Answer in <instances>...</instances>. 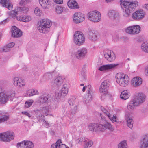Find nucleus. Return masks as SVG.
<instances>
[{"label": "nucleus", "mask_w": 148, "mask_h": 148, "mask_svg": "<svg viewBox=\"0 0 148 148\" xmlns=\"http://www.w3.org/2000/svg\"><path fill=\"white\" fill-rule=\"evenodd\" d=\"M120 2L121 7L123 9V16L125 17H129L132 11L138 5V2L136 1L120 0Z\"/></svg>", "instance_id": "1"}, {"label": "nucleus", "mask_w": 148, "mask_h": 148, "mask_svg": "<svg viewBox=\"0 0 148 148\" xmlns=\"http://www.w3.org/2000/svg\"><path fill=\"white\" fill-rule=\"evenodd\" d=\"M116 82L121 87L128 86L130 83V78L128 75L121 72L116 73L115 76Z\"/></svg>", "instance_id": "2"}, {"label": "nucleus", "mask_w": 148, "mask_h": 148, "mask_svg": "<svg viewBox=\"0 0 148 148\" xmlns=\"http://www.w3.org/2000/svg\"><path fill=\"white\" fill-rule=\"evenodd\" d=\"M102 119L101 123H97L96 132H104L108 130L110 132H112L114 128L111 123L105 120V118L101 115Z\"/></svg>", "instance_id": "3"}, {"label": "nucleus", "mask_w": 148, "mask_h": 148, "mask_svg": "<svg viewBox=\"0 0 148 148\" xmlns=\"http://www.w3.org/2000/svg\"><path fill=\"white\" fill-rule=\"evenodd\" d=\"M37 28L40 33H47L51 26V22L49 19L44 18L40 20L38 23Z\"/></svg>", "instance_id": "4"}, {"label": "nucleus", "mask_w": 148, "mask_h": 148, "mask_svg": "<svg viewBox=\"0 0 148 148\" xmlns=\"http://www.w3.org/2000/svg\"><path fill=\"white\" fill-rule=\"evenodd\" d=\"M109 85V82L106 80L104 81L100 85L99 92L101 94V99L102 100H104L106 98H110L112 97L108 91Z\"/></svg>", "instance_id": "5"}, {"label": "nucleus", "mask_w": 148, "mask_h": 148, "mask_svg": "<svg viewBox=\"0 0 148 148\" xmlns=\"http://www.w3.org/2000/svg\"><path fill=\"white\" fill-rule=\"evenodd\" d=\"M87 16L89 20L94 23L99 22L101 19V13L97 10L89 12L87 14Z\"/></svg>", "instance_id": "6"}, {"label": "nucleus", "mask_w": 148, "mask_h": 148, "mask_svg": "<svg viewBox=\"0 0 148 148\" xmlns=\"http://www.w3.org/2000/svg\"><path fill=\"white\" fill-rule=\"evenodd\" d=\"M73 40L75 45L80 46L83 45L84 43L85 38L81 32L77 31L75 32L73 35Z\"/></svg>", "instance_id": "7"}, {"label": "nucleus", "mask_w": 148, "mask_h": 148, "mask_svg": "<svg viewBox=\"0 0 148 148\" xmlns=\"http://www.w3.org/2000/svg\"><path fill=\"white\" fill-rule=\"evenodd\" d=\"M14 133L12 131L0 133V140L4 142H10L14 139Z\"/></svg>", "instance_id": "8"}, {"label": "nucleus", "mask_w": 148, "mask_h": 148, "mask_svg": "<svg viewBox=\"0 0 148 148\" xmlns=\"http://www.w3.org/2000/svg\"><path fill=\"white\" fill-rule=\"evenodd\" d=\"M86 18L85 15L80 12L75 13L72 16L73 21L75 24H79L84 21Z\"/></svg>", "instance_id": "9"}, {"label": "nucleus", "mask_w": 148, "mask_h": 148, "mask_svg": "<svg viewBox=\"0 0 148 148\" xmlns=\"http://www.w3.org/2000/svg\"><path fill=\"white\" fill-rule=\"evenodd\" d=\"M88 53L87 49L85 47H82L77 50L75 54V57L78 60L84 58Z\"/></svg>", "instance_id": "10"}, {"label": "nucleus", "mask_w": 148, "mask_h": 148, "mask_svg": "<svg viewBox=\"0 0 148 148\" xmlns=\"http://www.w3.org/2000/svg\"><path fill=\"white\" fill-rule=\"evenodd\" d=\"M13 83L15 86L18 88H23L25 86V80L18 77H15L13 79Z\"/></svg>", "instance_id": "11"}, {"label": "nucleus", "mask_w": 148, "mask_h": 148, "mask_svg": "<svg viewBox=\"0 0 148 148\" xmlns=\"http://www.w3.org/2000/svg\"><path fill=\"white\" fill-rule=\"evenodd\" d=\"M119 65L118 64H111L102 65L99 67L98 70L102 72H105L115 69Z\"/></svg>", "instance_id": "12"}, {"label": "nucleus", "mask_w": 148, "mask_h": 148, "mask_svg": "<svg viewBox=\"0 0 148 148\" xmlns=\"http://www.w3.org/2000/svg\"><path fill=\"white\" fill-rule=\"evenodd\" d=\"M18 148H33L34 145L31 141L29 140H24L17 143Z\"/></svg>", "instance_id": "13"}, {"label": "nucleus", "mask_w": 148, "mask_h": 148, "mask_svg": "<svg viewBox=\"0 0 148 148\" xmlns=\"http://www.w3.org/2000/svg\"><path fill=\"white\" fill-rule=\"evenodd\" d=\"M145 15V13L144 11L142 10H138L132 14V17L134 20H140L143 19Z\"/></svg>", "instance_id": "14"}, {"label": "nucleus", "mask_w": 148, "mask_h": 148, "mask_svg": "<svg viewBox=\"0 0 148 148\" xmlns=\"http://www.w3.org/2000/svg\"><path fill=\"white\" fill-rule=\"evenodd\" d=\"M143 83L142 78L139 76L135 77L131 79V86L134 88H137L141 85Z\"/></svg>", "instance_id": "15"}, {"label": "nucleus", "mask_w": 148, "mask_h": 148, "mask_svg": "<svg viewBox=\"0 0 148 148\" xmlns=\"http://www.w3.org/2000/svg\"><path fill=\"white\" fill-rule=\"evenodd\" d=\"M105 58L110 62H113L115 59L116 57L114 53L111 50H106L104 52Z\"/></svg>", "instance_id": "16"}, {"label": "nucleus", "mask_w": 148, "mask_h": 148, "mask_svg": "<svg viewBox=\"0 0 148 148\" xmlns=\"http://www.w3.org/2000/svg\"><path fill=\"white\" fill-rule=\"evenodd\" d=\"M69 90V86L67 84H65L62 86L61 89L59 92H57L56 96L58 97L61 96H65L68 93Z\"/></svg>", "instance_id": "17"}, {"label": "nucleus", "mask_w": 148, "mask_h": 148, "mask_svg": "<svg viewBox=\"0 0 148 148\" xmlns=\"http://www.w3.org/2000/svg\"><path fill=\"white\" fill-rule=\"evenodd\" d=\"M140 148H148V134H146L143 135L139 142Z\"/></svg>", "instance_id": "18"}, {"label": "nucleus", "mask_w": 148, "mask_h": 148, "mask_svg": "<svg viewBox=\"0 0 148 148\" xmlns=\"http://www.w3.org/2000/svg\"><path fill=\"white\" fill-rule=\"evenodd\" d=\"M145 99L146 96L144 94L139 93L137 94L136 97L134 99V100L139 106L145 101Z\"/></svg>", "instance_id": "19"}, {"label": "nucleus", "mask_w": 148, "mask_h": 148, "mask_svg": "<svg viewBox=\"0 0 148 148\" xmlns=\"http://www.w3.org/2000/svg\"><path fill=\"white\" fill-rule=\"evenodd\" d=\"M62 83V78L60 76L56 77L52 81L51 86L53 87H59Z\"/></svg>", "instance_id": "20"}, {"label": "nucleus", "mask_w": 148, "mask_h": 148, "mask_svg": "<svg viewBox=\"0 0 148 148\" xmlns=\"http://www.w3.org/2000/svg\"><path fill=\"white\" fill-rule=\"evenodd\" d=\"M12 36L14 37L18 38L22 35V32L16 26H13L12 28Z\"/></svg>", "instance_id": "21"}, {"label": "nucleus", "mask_w": 148, "mask_h": 148, "mask_svg": "<svg viewBox=\"0 0 148 148\" xmlns=\"http://www.w3.org/2000/svg\"><path fill=\"white\" fill-rule=\"evenodd\" d=\"M131 115V113L127 112L126 113L125 116L127 125L130 128L132 129L133 127V121Z\"/></svg>", "instance_id": "22"}, {"label": "nucleus", "mask_w": 148, "mask_h": 148, "mask_svg": "<svg viewBox=\"0 0 148 148\" xmlns=\"http://www.w3.org/2000/svg\"><path fill=\"white\" fill-rule=\"evenodd\" d=\"M0 3L2 6L6 7L9 10L12 9L13 5L10 0H0Z\"/></svg>", "instance_id": "23"}, {"label": "nucleus", "mask_w": 148, "mask_h": 148, "mask_svg": "<svg viewBox=\"0 0 148 148\" xmlns=\"http://www.w3.org/2000/svg\"><path fill=\"white\" fill-rule=\"evenodd\" d=\"M16 19L20 21L27 23L31 21L32 19L31 16L29 15H21L16 17Z\"/></svg>", "instance_id": "24"}, {"label": "nucleus", "mask_w": 148, "mask_h": 148, "mask_svg": "<svg viewBox=\"0 0 148 148\" xmlns=\"http://www.w3.org/2000/svg\"><path fill=\"white\" fill-rule=\"evenodd\" d=\"M88 38L90 40L94 41L97 39V33L96 31L93 30L90 31L88 34Z\"/></svg>", "instance_id": "25"}, {"label": "nucleus", "mask_w": 148, "mask_h": 148, "mask_svg": "<svg viewBox=\"0 0 148 148\" xmlns=\"http://www.w3.org/2000/svg\"><path fill=\"white\" fill-rule=\"evenodd\" d=\"M10 97H11V96L7 95L4 92H0V103L4 104L6 103Z\"/></svg>", "instance_id": "26"}, {"label": "nucleus", "mask_w": 148, "mask_h": 148, "mask_svg": "<svg viewBox=\"0 0 148 148\" xmlns=\"http://www.w3.org/2000/svg\"><path fill=\"white\" fill-rule=\"evenodd\" d=\"M89 92L87 93L88 95L85 96L84 98L83 101L85 103H87L90 102L92 100L94 96V92Z\"/></svg>", "instance_id": "27"}, {"label": "nucleus", "mask_w": 148, "mask_h": 148, "mask_svg": "<svg viewBox=\"0 0 148 148\" xmlns=\"http://www.w3.org/2000/svg\"><path fill=\"white\" fill-rule=\"evenodd\" d=\"M138 105L134 99H132L128 103L127 106V109L129 110H132Z\"/></svg>", "instance_id": "28"}, {"label": "nucleus", "mask_w": 148, "mask_h": 148, "mask_svg": "<svg viewBox=\"0 0 148 148\" xmlns=\"http://www.w3.org/2000/svg\"><path fill=\"white\" fill-rule=\"evenodd\" d=\"M69 7L71 9H76L79 8L77 3L75 0H69L67 2Z\"/></svg>", "instance_id": "29"}, {"label": "nucleus", "mask_w": 148, "mask_h": 148, "mask_svg": "<svg viewBox=\"0 0 148 148\" xmlns=\"http://www.w3.org/2000/svg\"><path fill=\"white\" fill-rule=\"evenodd\" d=\"M51 109V106L48 105L42 107L41 110L42 113L47 116L49 115Z\"/></svg>", "instance_id": "30"}, {"label": "nucleus", "mask_w": 148, "mask_h": 148, "mask_svg": "<svg viewBox=\"0 0 148 148\" xmlns=\"http://www.w3.org/2000/svg\"><path fill=\"white\" fill-rule=\"evenodd\" d=\"M130 96V92L127 90L123 91L120 95V98L122 100H126L128 99Z\"/></svg>", "instance_id": "31"}, {"label": "nucleus", "mask_w": 148, "mask_h": 148, "mask_svg": "<svg viewBox=\"0 0 148 148\" xmlns=\"http://www.w3.org/2000/svg\"><path fill=\"white\" fill-rule=\"evenodd\" d=\"M39 3L44 9L48 8L50 3L49 0H39Z\"/></svg>", "instance_id": "32"}, {"label": "nucleus", "mask_w": 148, "mask_h": 148, "mask_svg": "<svg viewBox=\"0 0 148 148\" xmlns=\"http://www.w3.org/2000/svg\"><path fill=\"white\" fill-rule=\"evenodd\" d=\"M16 10L17 12L19 13V14L27 13L29 10V7L25 6L23 7H16Z\"/></svg>", "instance_id": "33"}, {"label": "nucleus", "mask_w": 148, "mask_h": 148, "mask_svg": "<svg viewBox=\"0 0 148 148\" xmlns=\"http://www.w3.org/2000/svg\"><path fill=\"white\" fill-rule=\"evenodd\" d=\"M108 16L112 19L116 18L119 16V14L113 10H110L108 13Z\"/></svg>", "instance_id": "34"}, {"label": "nucleus", "mask_w": 148, "mask_h": 148, "mask_svg": "<svg viewBox=\"0 0 148 148\" xmlns=\"http://www.w3.org/2000/svg\"><path fill=\"white\" fill-rule=\"evenodd\" d=\"M27 95L29 97L38 94V90L36 89H32L27 91Z\"/></svg>", "instance_id": "35"}, {"label": "nucleus", "mask_w": 148, "mask_h": 148, "mask_svg": "<svg viewBox=\"0 0 148 148\" xmlns=\"http://www.w3.org/2000/svg\"><path fill=\"white\" fill-rule=\"evenodd\" d=\"M127 141L123 140L120 142L118 145V148H128Z\"/></svg>", "instance_id": "36"}, {"label": "nucleus", "mask_w": 148, "mask_h": 148, "mask_svg": "<svg viewBox=\"0 0 148 148\" xmlns=\"http://www.w3.org/2000/svg\"><path fill=\"white\" fill-rule=\"evenodd\" d=\"M132 26L133 35L137 34L140 32L141 28L139 25H136Z\"/></svg>", "instance_id": "37"}, {"label": "nucleus", "mask_w": 148, "mask_h": 148, "mask_svg": "<svg viewBox=\"0 0 148 148\" xmlns=\"http://www.w3.org/2000/svg\"><path fill=\"white\" fill-rule=\"evenodd\" d=\"M86 141L85 142L84 146L85 148L90 147H91L93 144V142L86 138Z\"/></svg>", "instance_id": "38"}, {"label": "nucleus", "mask_w": 148, "mask_h": 148, "mask_svg": "<svg viewBox=\"0 0 148 148\" xmlns=\"http://www.w3.org/2000/svg\"><path fill=\"white\" fill-rule=\"evenodd\" d=\"M141 49L143 51L148 53V42H145L141 45Z\"/></svg>", "instance_id": "39"}, {"label": "nucleus", "mask_w": 148, "mask_h": 148, "mask_svg": "<svg viewBox=\"0 0 148 148\" xmlns=\"http://www.w3.org/2000/svg\"><path fill=\"white\" fill-rule=\"evenodd\" d=\"M97 123H90L88 126L89 130L92 132H96Z\"/></svg>", "instance_id": "40"}, {"label": "nucleus", "mask_w": 148, "mask_h": 148, "mask_svg": "<svg viewBox=\"0 0 148 148\" xmlns=\"http://www.w3.org/2000/svg\"><path fill=\"white\" fill-rule=\"evenodd\" d=\"M86 89H87V93H88V92H91H91L94 91L92 87L90 85L84 86L82 88V91L83 92H84Z\"/></svg>", "instance_id": "41"}, {"label": "nucleus", "mask_w": 148, "mask_h": 148, "mask_svg": "<svg viewBox=\"0 0 148 148\" xmlns=\"http://www.w3.org/2000/svg\"><path fill=\"white\" fill-rule=\"evenodd\" d=\"M63 7L60 6H57L55 7V12L58 14H62L63 12Z\"/></svg>", "instance_id": "42"}, {"label": "nucleus", "mask_w": 148, "mask_h": 148, "mask_svg": "<svg viewBox=\"0 0 148 148\" xmlns=\"http://www.w3.org/2000/svg\"><path fill=\"white\" fill-rule=\"evenodd\" d=\"M108 117L112 123L118 121V118L115 114L112 115L110 114Z\"/></svg>", "instance_id": "43"}, {"label": "nucleus", "mask_w": 148, "mask_h": 148, "mask_svg": "<svg viewBox=\"0 0 148 148\" xmlns=\"http://www.w3.org/2000/svg\"><path fill=\"white\" fill-rule=\"evenodd\" d=\"M34 13L37 16H40L42 15V11L38 7H36L34 9Z\"/></svg>", "instance_id": "44"}, {"label": "nucleus", "mask_w": 148, "mask_h": 148, "mask_svg": "<svg viewBox=\"0 0 148 148\" xmlns=\"http://www.w3.org/2000/svg\"><path fill=\"white\" fill-rule=\"evenodd\" d=\"M86 138L83 137L79 138L76 140V143L78 144L84 145L85 142L86 141Z\"/></svg>", "instance_id": "45"}, {"label": "nucleus", "mask_w": 148, "mask_h": 148, "mask_svg": "<svg viewBox=\"0 0 148 148\" xmlns=\"http://www.w3.org/2000/svg\"><path fill=\"white\" fill-rule=\"evenodd\" d=\"M18 14H19V13L17 12L16 7L14 10H13L10 12L9 15L13 17L16 16Z\"/></svg>", "instance_id": "46"}, {"label": "nucleus", "mask_w": 148, "mask_h": 148, "mask_svg": "<svg viewBox=\"0 0 148 148\" xmlns=\"http://www.w3.org/2000/svg\"><path fill=\"white\" fill-rule=\"evenodd\" d=\"M34 103V101L32 99H30L26 101L25 103V107L28 108L30 107Z\"/></svg>", "instance_id": "47"}, {"label": "nucleus", "mask_w": 148, "mask_h": 148, "mask_svg": "<svg viewBox=\"0 0 148 148\" xmlns=\"http://www.w3.org/2000/svg\"><path fill=\"white\" fill-rule=\"evenodd\" d=\"M125 32L127 34L133 35L132 26H130L127 27L125 29Z\"/></svg>", "instance_id": "48"}, {"label": "nucleus", "mask_w": 148, "mask_h": 148, "mask_svg": "<svg viewBox=\"0 0 148 148\" xmlns=\"http://www.w3.org/2000/svg\"><path fill=\"white\" fill-rule=\"evenodd\" d=\"M61 142V140L60 139L58 140L56 143L53 144L51 145V148H57L58 147L59 144Z\"/></svg>", "instance_id": "49"}, {"label": "nucleus", "mask_w": 148, "mask_h": 148, "mask_svg": "<svg viewBox=\"0 0 148 148\" xmlns=\"http://www.w3.org/2000/svg\"><path fill=\"white\" fill-rule=\"evenodd\" d=\"M9 119L8 116L3 115L0 117V123H1L7 121Z\"/></svg>", "instance_id": "50"}, {"label": "nucleus", "mask_w": 148, "mask_h": 148, "mask_svg": "<svg viewBox=\"0 0 148 148\" xmlns=\"http://www.w3.org/2000/svg\"><path fill=\"white\" fill-rule=\"evenodd\" d=\"M48 100V98L45 96H42L40 98V101L41 103H45Z\"/></svg>", "instance_id": "51"}, {"label": "nucleus", "mask_w": 148, "mask_h": 148, "mask_svg": "<svg viewBox=\"0 0 148 148\" xmlns=\"http://www.w3.org/2000/svg\"><path fill=\"white\" fill-rule=\"evenodd\" d=\"M9 49L6 45L5 46L2 47L0 48V51L1 52H6L9 51Z\"/></svg>", "instance_id": "52"}, {"label": "nucleus", "mask_w": 148, "mask_h": 148, "mask_svg": "<svg viewBox=\"0 0 148 148\" xmlns=\"http://www.w3.org/2000/svg\"><path fill=\"white\" fill-rule=\"evenodd\" d=\"M32 2V0H21L19 3L21 4H27L30 3Z\"/></svg>", "instance_id": "53"}, {"label": "nucleus", "mask_w": 148, "mask_h": 148, "mask_svg": "<svg viewBox=\"0 0 148 148\" xmlns=\"http://www.w3.org/2000/svg\"><path fill=\"white\" fill-rule=\"evenodd\" d=\"M101 110L104 114L108 117L110 114L109 112L108 111L104 108L101 107Z\"/></svg>", "instance_id": "54"}, {"label": "nucleus", "mask_w": 148, "mask_h": 148, "mask_svg": "<svg viewBox=\"0 0 148 148\" xmlns=\"http://www.w3.org/2000/svg\"><path fill=\"white\" fill-rule=\"evenodd\" d=\"M86 75L84 72H82L80 75V77L82 80H85L86 78Z\"/></svg>", "instance_id": "55"}, {"label": "nucleus", "mask_w": 148, "mask_h": 148, "mask_svg": "<svg viewBox=\"0 0 148 148\" xmlns=\"http://www.w3.org/2000/svg\"><path fill=\"white\" fill-rule=\"evenodd\" d=\"M22 114L27 116L29 118H30L31 116L30 113L27 111H23L22 112Z\"/></svg>", "instance_id": "56"}, {"label": "nucleus", "mask_w": 148, "mask_h": 148, "mask_svg": "<svg viewBox=\"0 0 148 148\" xmlns=\"http://www.w3.org/2000/svg\"><path fill=\"white\" fill-rule=\"evenodd\" d=\"M53 1L56 3L58 4H62L63 3V0H53Z\"/></svg>", "instance_id": "57"}, {"label": "nucleus", "mask_w": 148, "mask_h": 148, "mask_svg": "<svg viewBox=\"0 0 148 148\" xmlns=\"http://www.w3.org/2000/svg\"><path fill=\"white\" fill-rule=\"evenodd\" d=\"M52 76V74L50 73H47L45 75V76L47 79L50 78Z\"/></svg>", "instance_id": "58"}, {"label": "nucleus", "mask_w": 148, "mask_h": 148, "mask_svg": "<svg viewBox=\"0 0 148 148\" xmlns=\"http://www.w3.org/2000/svg\"><path fill=\"white\" fill-rule=\"evenodd\" d=\"M43 124L45 125V127L47 128H48L49 127V124L47 121L45 120H43Z\"/></svg>", "instance_id": "59"}, {"label": "nucleus", "mask_w": 148, "mask_h": 148, "mask_svg": "<svg viewBox=\"0 0 148 148\" xmlns=\"http://www.w3.org/2000/svg\"><path fill=\"white\" fill-rule=\"evenodd\" d=\"M15 44L14 43L12 42L11 43H10L6 45L7 46V47H8L9 49V48H12L14 45Z\"/></svg>", "instance_id": "60"}, {"label": "nucleus", "mask_w": 148, "mask_h": 148, "mask_svg": "<svg viewBox=\"0 0 148 148\" xmlns=\"http://www.w3.org/2000/svg\"><path fill=\"white\" fill-rule=\"evenodd\" d=\"M62 141L61 140V142L59 144L58 148H66L67 147L64 145L62 143Z\"/></svg>", "instance_id": "61"}, {"label": "nucleus", "mask_w": 148, "mask_h": 148, "mask_svg": "<svg viewBox=\"0 0 148 148\" xmlns=\"http://www.w3.org/2000/svg\"><path fill=\"white\" fill-rule=\"evenodd\" d=\"M142 8L145 10H148V3L143 5H142Z\"/></svg>", "instance_id": "62"}, {"label": "nucleus", "mask_w": 148, "mask_h": 148, "mask_svg": "<svg viewBox=\"0 0 148 148\" xmlns=\"http://www.w3.org/2000/svg\"><path fill=\"white\" fill-rule=\"evenodd\" d=\"M145 73L147 76H148V66L146 67L145 71Z\"/></svg>", "instance_id": "63"}, {"label": "nucleus", "mask_w": 148, "mask_h": 148, "mask_svg": "<svg viewBox=\"0 0 148 148\" xmlns=\"http://www.w3.org/2000/svg\"><path fill=\"white\" fill-rule=\"evenodd\" d=\"M114 0H105L106 1L107 3H110L113 1Z\"/></svg>", "instance_id": "64"}]
</instances>
